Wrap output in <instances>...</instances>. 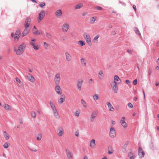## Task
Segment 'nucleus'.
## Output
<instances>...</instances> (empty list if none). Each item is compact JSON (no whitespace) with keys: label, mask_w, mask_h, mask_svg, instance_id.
Returning a JSON list of instances; mask_svg holds the SVG:
<instances>
[{"label":"nucleus","mask_w":159,"mask_h":159,"mask_svg":"<svg viewBox=\"0 0 159 159\" xmlns=\"http://www.w3.org/2000/svg\"><path fill=\"white\" fill-rule=\"evenodd\" d=\"M26 47V44L23 43H22L18 47V48H14V51L16 52V54L17 55L22 54L25 50Z\"/></svg>","instance_id":"nucleus-1"},{"label":"nucleus","mask_w":159,"mask_h":159,"mask_svg":"<svg viewBox=\"0 0 159 159\" xmlns=\"http://www.w3.org/2000/svg\"><path fill=\"white\" fill-rule=\"evenodd\" d=\"M83 37L88 45L89 46H91L92 43L90 36L86 33H84L83 35Z\"/></svg>","instance_id":"nucleus-2"},{"label":"nucleus","mask_w":159,"mask_h":159,"mask_svg":"<svg viewBox=\"0 0 159 159\" xmlns=\"http://www.w3.org/2000/svg\"><path fill=\"white\" fill-rule=\"evenodd\" d=\"M60 73H57L55 75L54 77V82L55 84L57 85H59L60 80Z\"/></svg>","instance_id":"nucleus-3"},{"label":"nucleus","mask_w":159,"mask_h":159,"mask_svg":"<svg viewBox=\"0 0 159 159\" xmlns=\"http://www.w3.org/2000/svg\"><path fill=\"white\" fill-rule=\"evenodd\" d=\"M117 82L114 81L111 85V86L112 87V89L114 92L115 93H117L118 91V88L117 85Z\"/></svg>","instance_id":"nucleus-4"},{"label":"nucleus","mask_w":159,"mask_h":159,"mask_svg":"<svg viewBox=\"0 0 159 159\" xmlns=\"http://www.w3.org/2000/svg\"><path fill=\"white\" fill-rule=\"evenodd\" d=\"M109 134L111 138H114L116 135L115 130L113 128L111 127L110 130Z\"/></svg>","instance_id":"nucleus-5"},{"label":"nucleus","mask_w":159,"mask_h":159,"mask_svg":"<svg viewBox=\"0 0 159 159\" xmlns=\"http://www.w3.org/2000/svg\"><path fill=\"white\" fill-rule=\"evenodd\" d=\"M139 155L140 157L143 158L144 157L145 153L141 147H139L138 149Z\"/></svg>","instance_id":"nucleus-6"},{"label":"nucleus","mask_w":159,"mask_h":159,"mask_svg":"<svg viewBox=\"0 0 159 159\" xmlns=\"http://www.w3.org/2000/svg\"><path fill=\"white\" fill-rule=\"evenodd\" d=\"M31 21V18L29 17H28L26 18V19L25 22V28H27L29 27Z\"/></svg>","instance_id":"nucleus-7"},{"label":"nucleus","mask_w":159,"mask_h":159,"mask_svg":"<svg viewBox=\"0 0 159 159\" xmlns=\"http://www.w3.org/2000/svg\"><path fill=\"white\" fill-rule=\"evenodd\" d=\"M83 82V80L82 79L78 80L77 83V86L79 90L80 91L81 90V87Z\"/></svg>","instance_id":"nucleus-8"},{"label":"nucleus","mask_w":159,"mask_h":159,"mask_svg":"<svg viewBox=\"0 0 159 159\" xmlns=\"http://www.w3.org/2000/svg\"><path fill=\"white\" fill-rule=\"evenodd\" d=\"M20 34L21 33L20 30H16L15 34V37L14 39L16 40V39H17V41H18V39L20 37Z\"/></svg>","instance_id":"nucleus-9"},{"label":"nucleus","mask_w":159,"mask_h":159,"mask_svg":"<svg viewBox=\"0 0 159 159\" xmlns=\"http://www.w3.org/2000/svg\"><path fill=\"white\" fill-rule=\"evenodd\" d=\"M25 77L31 82H34L35 81L34 77L29 73L27 75L25 76Z\"/></svg>","instance_id":"nucleus-10"},{"label":"nucleus","mask_w":159,"mask_h":159,"mask_svg":"<svg viewBox=\"0 0 159 159\" xmlns=\"http://www.w3.org/2000/svg\"><path fill=\"white\" fill-rule=\"evenodd\" d=\"M125 118L123 117L120 120V123L122 126L124 128H126L127 126V125L125 121Z\"/></svg>","instance_id":"nucleus-11"},{"label":"nucleus","mask_w":159,"mask_h":159,"mask_svg":"<svg viewBox=\"0 0 159 159\" xmlns=\"http://www.w3.org/2000/svg\"><path fill=\"white\" fill-rule=\"evenodd\" d=\"M66 152L67 158L69 159H72L73 158L72 155L70 151L68 149H66Z\"/></svg>","instance_id":"nucleus-12"},{"label":"nucleus","mask_w":159,"mask_h":159,"mask_svg":"<svg viewBox=\"0 0 159 159\" xmlns=\"http://www.w3.org/2000/svg\"><path fill=\"white\" fill-rule=\"evenodd\" d=\"M69 28V25L67 23L63 25L62 26L63 31L64 32H66L68 30Z\"/></svg>","instance_id":"nucleus-13"},{"label":"nucleus","mask_w":159,"mask_h":159,"mask_svg":"<svg viewBox=\"0 0 159 159\" xmlns=\"http://www.w3.org/2000/svg\"><path fill=\"white\" fill-rule=\"evenodd\" d=\"M97 115V114L96 111L93 112L91 114L90 117V121L92 122L93 121L94 119L96 117Z\"/></svg>","instance_id":"nucleus-14"},{"label":"nucleus","mask_w":159,"mask_h":159,"mask_svg":"<svg viewBox=\"0 0 159 159\" xmlns=\"http://www.w3.org/2000/svg\"><path fill=\"white\" fill-rule=\"evenodd\" d=\"M65 55L66 61H70L72 59L71 56L67 52H65Z\"/></svg>","instance_id":"nucleus-15"},{"label":"nucleus","mask_w":159,"mask_h":159,"mask_svg":"<svg viewBox=\"0 0 159 159\" xmlns=\"http://www.w3.org/2000/svg\"><path fill=\"white\" fill-rule=\"evenodd\" d=\"M45 16V12L43 10L41 11L39 14V18L40 20H41Z\"/></svg>","instance_id":"nucleus-16"},{"label":"nucleus","mask_w":159,"mask_h":159,"mask_svg":"<svg viewBox=\"0 0 159 159\" xmlns=\"http://www.w3.org/2000/svg\"><path fill=\"white\" fill-rule=\"evenodd\" d=\"M62 12L61 10H57L55 12V15L57 17L59 18L62 15Z\"/></svg>","instance_id":"nucleus-17"},{"label":"nucleus","mask_w":159,"mask_h":159,"mask_svg":"<svg viewBox=\"0 0 159 159\" xmlns=\"http://www.w3.org/2000/svg\"><path fill=\"white\" fill-rule=\"evenodd\" d=\"M55 89L56 91L58 94H61V89L60 87L58 85H57L55 86Z\"/></svg>","instance_id":"nucleus-18"},{"label":"nucleus","mask_w":159,"mask_h":159,"mask_svg":"<svg viewBox=\"0 0 159 159\" xmlns=\"http://www.w3.org/2000/svg\"><path fill=\"white\" fill-rule=\"evenodd\" d=\"M96 146L95 141L94 139H92L90 143V146L92 148H93Z\"/></svg>","instance_id":"nucleus-19"},{"label":"nucleus","mask_w":159,"mask_h":159,"mask_svg":"<svg viewBox=\"0 0 159 159\" xmlns=\"http://www.w3.org/2000/svg\"><path fill=\"white\" fill-rule=\"evenodd\" d=\"M29 30L27 28H25V29L23 31L22 34V37H23L29 33Z\"/></svg>","instance_id":"nucleus-20"},{"label":"nucleus","mask_w":159,"mask_h":159,"mask_svg":"<svg viewBox=\"0 0 159 159\" xmlns=\"http://www.w3.org/2000/svg\"><path fill=\"white\" fill-rule=\"evenodd\" d=\"M107 105L108 107L109 110L110 111H113L114 110V108L111 104L110 102H107Z\"/></svg>","instance_id":"nucleus-21"},{"label":"nucleus","mask_w":159,"mask_h":159,"mask_svg":"<svg viewBox=\"0 0 159 159\" xmlns=\"http://www.w3.org/2000/svg\"><path fill=\"white\" fill-rule=\"evenodd\" d=\"M114 81H119V82H118L117 84H119L120 83L121 80L119 78V77L117 75H116L114 77Z\"/></svg>","instance_id":"nucleus-22"},{"label":"nucleus","mask_w":159,"mask_h":159,"mask_svg":"<svg viewBox=\"0 0 159 159\" xmlns=\"http://www.w3.org/2000/svg\"><path fill=\"white\" fill-rule=\"evenodd\" d=\"M128 156L129 157V159H134L135 157V156L133 155L132 152H130L129 153Z\"/></svg>","instance_id":"nucleus-23"},{"label":"nucleus","mask_w":159,"mask_h":159,"mask_svg":"<svg viewBox=\"0 0 159 159\" xmlns=\"http://www.w3.org/2000/svg\"><path fill=\"white\" fill-rule=\"evenodd\" d=\"M80 60L82 66H86V63L85 59L84 58H82Z\"/></svg>","instance_id":"nucleus-24"},{"label":"nucleus","mask_w":159,"mask_h":159,"mask_svg":"<svg viewBox=\"0 0 159 159\" xmlns=\"http://www.w3.org/2000/svg\"><path fill=\"white\" fill-rule=\"evenodd\" d=\"M96 17H91L90 19V22L91 24H93L95 21L96 20Z\"/></svg>","instance_id":"nucleus-25"},{"label":"nucleus","mask_w":159,"mask_h":159,"mask_svg":"<svg viewBox=\"0 0 159 159\" xmlns=\"http://www.w3.org/2000/svg\"><path fill=\"white\" fill-rule=\"evenodd\" d=\"M4 107L6 110L8 111H10L11 110V107L8 104H4Z\"/></svg>","instance_id":"nucleus-26"},{"label":"nucleus","mask_w":159,"mask_h":159,"mask_svg":"<svg viewBox=\"0 0 159 159\" xmlns=\"http://www.w3.org/2000/svg\"><path fill=\"white\" fill-rule=\"evenodd\" d=\"M30 44L33 46V47L34 50H36L39 49V47L38 46H36L34 43L31 42L30 43Z\"/></svg>","instance_id":"nucleus-27"},{"label":"nucleus","mask_w":159,"mask_h":159,"mask_svg":"<svg viewBox=\"0 0 159 159\" xmlns=\"http://www.w3.org/2000/svg\"><path fill=\"white\" fill-rule=\"evenodd\" d=\"M4 136L6 140H8L10 138L9 135L7 133V132L5 131L4 132Z\"/></svg>","instance_id":"nucleus-28"},{"label":"nucleus","mask_w":159,"mask_h":159,"mask_svg":"<svg viewBox=\"0 0 159 159\" xmlns=\"http://www.w3.org/2000/svg\"><path fill=\"white\" fill-rule=\"evenodd\" d=\"M98 74L100 75V76H99V78L100 80H102L103 79V73L102 70H100L98 73Z\"/></svg>","instance_id":"nucleus-29"},{"label":"nucleus","mask_w":159,"mask_h":159,"mask_svg":"<svg viewBox=\"0 0 159 159\" xmlns=\"http://www.w3.org/2000/svg\"><path fill=\"white\" fill-rule=\"evenodd\" d=\"M83 6L82 3H80L76 5L75 6V9H77L80 8Z\"/></svg>","instance_id":"nucleus-30"},{"label":"nucleus","mask_w":159,"mask_h":159,"mask_svg":"<svg viewBox=\"0 0 159 159\" xmlns=\"http://www.w3.org/2000/svg\"><path fill=\"white\" fill-rule=\"evenodd\" d=\"M134 30L136 34H138L139 35H140L141 34L140 32L137 28L136 27H134Z\"/></svg>","instance_id":"nucleus-31"},{"label":"nucleus","mask_w":159,"mask_h":159,"mask_svg":"<svg viewBox=\"0 0 159 159\" xmlns=\"http://www.w3.org/2000/svg\"><path fill=\"white\" fill-rule=\"evenodd\" d=\"M78 44L81 46H82L85 45V43L82 40H79L78 42Z\"/></svg>","instance_id":"nucleus-32"},{"label":"nucleus","mask_w":159,"mask_h":159,"mask_svg":"<svg viewBox=\"0 0 159 159\" xmlns=\"http://www.w3.org/2000/svg\"><path fill=\"white\" fill-rule=\"evenodd\" d=\"M93 99L94 101H96L98 100V95L97 94H95L93 96Z\"/></svg>","instance_id":"nucleus-33"},{"label":"nucleus","mask_w":159,"mask_h":159,"mask_svg":"<svg viewBox=\"0 0 159 159\" xmlns=\"http://www.w3.org/2000/svg\"><path fill=\"white\" fill-rule=\"evenodd\" d=\"M81 103H82L83 107L85 108H86L87 107V104H86V102L83 99H81Z\"/></svg>","instance_id":"nucleus-34"},{"label":"nucleus","mask_w":159,"mask_h":159,"mask_svg":"<svg viewBox=\"0 0 159 159\" xmlns=\"http://www.w3.org/2000/svg\"><path fill=\"white\" fill-rule=\"evenodd\" d=\"M99 37V35H97L93 39V41L95 43H97L98 42V39Z\"/></svg>","instance_id":"nucleus-35"},{"label":"nucleus","mask_w":159,"mask_h":159,"mask_svg":"<svg viewBox=\"0 0 159 159\" xmlns=\"http://www.w3.org/2000/svg\"><path fill=\"white\" fill-rule=\"evenodd\" d=\"M54 116L55 118L57 119H59L60 116L58 115V113L57 111L53 113Z\"/></svg>","instance_id":"nucleus-36"},{"label":"nucleus","mask_w":159,"mask_h":159,"mask_svg":"<svg viewBox=\"0 0 159 159\" xmlns=\"http://www.w3.org/2000/svg\"><path fill=\"white\" fill-rule=\"evenodd\" d=\"M46 37L48 39H52V35H51V34H49V33H48V32H46Z\"/></svg>","instance_id":"nucleus-37"},{"label":"nucleus","mask_w":159,"mask_h":159,"mask_svg":"<svg viewBox=\"0 0 159 159\" xmlns=\"http://www.w3.org/2000/svg\"><path fill=\"white\" fill-rule=\"evenodd\" d=\"M42 137L41 134H39L37 136V139L39 141H40L41 140Z\"/></svg>","instance_id":"nucleus-38"},{"label":"nucleus","mask_w":159,"mask_h":159,"mask_svg":"<svg viewBox=\"0 0 159 159\" xmlns=\"http://www.w3.org/2000/svg\"><path fill=\"white\" fill-rule=\"evenodd\" d=\"M108 153L109 154H112L113 153V150L111 149V148H108Z\"/></svg>","instance_id":"nucleus-39"},{"label":"nucleus","mask_w":159,"mask_h":159,"mask_svg":"<svg viewBox=\"0 0 159 159\" xmlns=\"http://www.w3.org/2000/svg\"><path fill=\"white\" fill-rule=\"evenodd\" d=\"M49 103H50V105L52 108V109H53V108H55L56 107L55 105H54V104L52 102V101H50L49 102Z\"/></svg>","instance_id":"nucleus-40"},{"label":"nucleus","mask_w":159,"mask_h":159,"mask_svg":"<svg viewBox=\"0 0 159 159\" xmlns=\"http://www.w3.org/2000/svg\"><path fill=\"white\" fill-rule=\"evenodd\" d=\"M31 115L32 117H34V118H36V114L33 111H31Z\"/></svg>","instance_id":"nucleus-41"},{"label":"nucleus","mask_w":159,"mask_h":159,"mask_svg":"<svg viewBox=\"0 0 159 159\" xmlns=\"http://www.w3.org/2000/svg\"><path fill=\"white\" fill-rule=\"evenodd\" d=\"M65 101V99L62 98H60L58 101L59 103H62Z\"/></svg>","instance_id":"nucleus-42"},{"label":"nucleus","mask_w":159,"mask_h":159,"mask_svg":"<svg viewBox=\"0 0 159 159\" xmlns=\"http://www.w3.org/2000/svg\"><path fill=\"white\" fill-rule=\"evenodd\" d=\"M3 146L4 148H7L8 147V144L7 143H5L4 144Z\"/></svg>","instance_id":"nucleus-43"},{"label":"nucleus","mask_w":159,"mask_h":159,"mask_svg":"<svg viewBox=\"0 0 159 159\" xmlns=\"http://www.w3.org/2000/svg\"><path fill=\"white\" fill-rule=\"evenodd\" d=\"M95 9H96L97 10H101L102 9V8L101 7L97 6V7H95Z\"/></svg>","instance_id":"nucleus-44"},{"label":"nucleus","mask_w":159,"mask_h":159,"mask_svg":"<svg viewBox=\"0 0 159 159\" xmlns=\"http://www.w3.org/2000/svg\"><path fill=\"white\" fill-rule=\"evenodd\" d=\"M63 131H59V132L58 134V135L60 136H62L63 135Z\"/></svg>","instance_id":"nucleus-45"},{"label":"nucleus","mask_w":159,"mask_h":159,"mask_svg":"<svg viewBox=\"0 0 159 159\" xmlns=\"http://www.w3.org/2000/svg\"><path fill=\"white\" fill-rule=\"evenodd\" d=\"M16 80L17 82V83L19 84H20L21 81L19 79H18V78L16 77Z\"/></svg>","instance_id":"nucleus-46"},{"label":"nucleus","mask_w":159,"mask_h":159,"mask_svg":"<svg viewBox=\"0 0 159 159\" xmlns=\"http://www.w3.org/2000/svg\"><path fill=\"white\" fill-rule=\"evenodd\" d=\"M45 3L44 2H43L41 4H39V6L41 7V8H43V7L45 6Z\"/></svg>","instance_id":"nucleus-47"},{"label":"nucleus","mask_w":159,"mask_h":159,"mask_svg":"<svg viewBox=\"0 0 159 159\" xmlns=\"http://www.w3.org/2000/svg\"><path fill=\"white\" fill-rule=\"evenodd\" d=\"M128 106L130 108H131L133 107V105L130 102L128 103Z\"/></svg>","instance_id":"nucleus-48"},{"label":"nucleus","mask_w":159,"mask_h":159,"mask_svg":"<svg viewBox=\"0 0 159 159\" xmlns=\"http://www.w3.org/2000/svg\"><path fill=\"white\" fill-rule=\"evenodd\" d=\"M128 144V141L126 142H125V143L123 147L126 148L127 147Z\"/></svg>","instance_id":"nucleus-49"},{"label":"nucleus","mask_w":159,"mask_h":159,"mask_svg":"<svg viewBox=\"0 0 159 159\" xmlns=\"http://www.w3.org/2000/svg\"><path fill=\"white\" fill-rule=\"evenodd\" d=\"M137 79L134 80L133 81V84L134 85H136L137 84Z\"/></svg>","instance_id":"nucleus-50"},{"label":"nucleus","mask_w":159,"mask_h":159,"mask_svg":"<svg viewBox=\"0 0 159 159\" xmlns=\"http://www.w3.org/2000/svg\"><path fill=\"white\" fill-rule=\"evenodd\" d=\"M34 34H40V33L38 31V30H37L34 32Z\"/></svg>","instance_id":"nucleus-51"},{"label":"nucleus","mask_w":159,"mask_h":159,"mask_svg":"<svg viewBox=\"0 0 159 159\" xmlns=\"http://www.w3.org/2000/svg\"><path fill=\"white\" fill-rule=\"evenodd\" d=\"M52 109V111H53V113L57 111V110L56 107L55 108Z\"/></svg>","instance_id":"nucleus-52"},{"label":"nucleus","mask_w":159,"mask_h":159,"mask_svg":"<svg viewBox=\"0 0 159 159\" xmlns=\"http://www.w3.org/2000/svg\"><path fill=\"white\" fill-rule=\"evenodd\" d=\"M44 46L47 49V47H48V44L44 42Z\"/></svg>","instance_id":"nucleus-53"},{"label":"nucleus","mask_w":159,"mask_h":159,"mask_svg":"<svg viewBox=\"0 0 159 159\" xmlns=\"http://www.w3.org/2000/svg\"><path fill=\"white\" fill-rule=\"evenodd\" d=\"M125 82L127 84H129L130 83V81L128 80H126V81H125Z\"/></svg>","instance_id":"nucleus-54"},{"label":"nucleus","mask_w":159,"mask_h":159,"mask_svg":"<svg viewBox=\"0 0 159 159\" xmlns=\"http://www.w3.org/2000/svg\"><path fill=\"white\" fill-rule=\"evenodd\" d=\"M133 8L134 9L135 11H136V10H137L136 6L134 5L133 6Z\"/></svg>","instance_id":"nucleus-55"},{"label":"nucleus","mask_w":159,"mask_h":159,"mask_svg":"<svg viewBox=\"0 0 159 159\" xmlns=\"http://www.w3.org/2000/svg\"><path fill=\"white\" fill-rule=\"evenodd\" d=\"M58 130L59 131H63V129L61 127H59V128H58Z\"/></svg>","instance_id":"nucleus-56"},{"label":"nucleus","mask_w":159,"mask_h":159,"mask_svg":"<svg viewBox=\"0 0 159 159\" xmlns=\"http://www.w3.org/2000/svg\"><path fill=\"white\" fill-rule=\"evenodd\" d=\"M122 151L124 152H126V148L123 147Z\"/></svg>","instance_id":"nucleus-57"},{"label":"nucleus","mask_w":159,"mask_h":159,"mask_svg":"<svg viewBox=\"0 0 159 159\" xmlns=\"http://www.w3.org/2000/svg\"><path fill=\"white\" fill-rule=\"evenodd\" d=\"M75 136L77 137L79 136V133L78 132H76L75 134Z\"/></svg>","instance_id":"nucleus-58"},{"label":"nucleus","mask_w":159,"mask_h":159,"mask_svg":"<svg viewBox=\"0 0 159 159\" xmlns=\"http://www.w3.org/2000/svg\"><path fill=\"white\" fill-rule=\"evenodd\" d=\"M127 52L128 53H129V54H131L132 53V51L130 50H129V49L127 50Z\"/></svg>","instance_id":"nucleus-59"},{"label":"nucleus","mask_w":159,"mask_h":159,"mask_svg":"<svg viewBox=\"0 0 159 159\" xmlns=\"http://www.w3.org/2000/svg\"><path fill=\"white\" fill-rule=\"evenodd\" d=\"M93 82V80L92 79H90L89 80V83L91 84Z\"/></svg>","instance_id":"nucleus-60"},{"label":"nucleus","mask_w":159,"mask_h":159,"mask_svg":"<svg viewBox=\"0 0 159 159\" xmlns=\"http://www.w3.org/2000/svg\"><path fill=\"white\" fill-rule=\"evenodd\" d=\"M19 120L20 121V123L21 124H23V122L22 120L21 119H19Z\"/></svg>","instance_id":"nucleus-61"},{"label":"nucleus","mask_w":159,"mask_h":159,"mask_svg":"<svg viewBox=\"0 0 159 159\" xmlns=\"http://www.w3.org/2000/svg\"><path fill=\"white\" fill-rule=\"evenodd\" d=\"M111 124L113 125H114L116 124V122L113 120H111Z\"/></svg>","instance_id":"nucleus-62"},{"label":"nucleus","mask_w":159,"mask_h":159,"mask_svg":"<svg viewBox=\"0 0 159 159\" xmlns=\"http://www.w3.org/2000/svg\"><path fill=\"white\" fill-rule=\"evenodd\" d=\"M159 69V66H157L156 67V69L157 70H158Z\"/></svg>","instance_id":"nucleus-63"},{"label":"nucleus","mask_w":159,"mask_h":159,"mask_svg":"<svg viewBox=\"0 0 159 159\" xmlns=\"http://www.w3.org/2000/svg\"><path fill=\"white\" fill-rule=\"evenodd\" d=\"M157 63L158 65H159V58L157 59Z\"/></svg>","instance_id":"nucleus-64"}]
</instances>
